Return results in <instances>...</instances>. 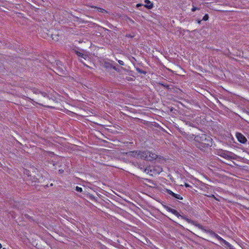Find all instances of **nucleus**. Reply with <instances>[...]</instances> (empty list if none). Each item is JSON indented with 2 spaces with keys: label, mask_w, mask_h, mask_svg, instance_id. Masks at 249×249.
I'll return each mask as SVG.
<instances>
[{
  "label": "nucleus",
  "mask_w": 249,
  "mask_h": 249,
  "mask_svg": "<svg viewBox=\"0 0 249 249\" xmlns=\"http://www.w3.org/2000/svg\"><path fill=\"white\" fill-rule=\"evenodd\" d=\"M2 248V245L0 243V249Z\"/></svg>",
  "instance_id": "412c9836"
},
{
  "label": "nucleus",
  "mask_w": 249,
  "mask_h": 249,
  "mask_svg": "<svg viewBox=\"0 0 249 249\" xmlns=\"http://www.w3.org/2000/svg\"><path fill=\"white\" fill-rule=\"evenodd\" d=\"M167 192H168V193L169 194H170V195H172V196H173V195H175V193H173V192L172 191H171V190H168V191H167Z\"/></svg>",
  "instance_id": "dca6fc26"
},
{
  "label": "nucleus",
  "mask_w": 249,
  "mask_h": 249,
  "mask_svg": "<svg viewBox=\"0 0 249 249\" xmlns=\"http://www.w3.org/2000/svg\"><path fill=\"white\" fill-rule=\"evenodd\" d=\"M118 63H119L120 65H124V63L123 61L122 60H118Z\"/></svg>",
  "instance_id": "f3484780"
},
{
  "label": "nucleus",
  "mask_w": 249,
  "mask_h": 249,
  "mask_svg": "<svg viewBox=\"0 0 249 249\" xmlns=\"http://www.w3.org/2000/svg\"><path fill=\"white\" fill-rule=\"evenodd\" d=\"M184 185H185V186L186 187H191V186H190L189 184H188V183H185L184 184Z\"/></svg>",
  "instance_id": "a211bd4d"
},
{
  "label": "nucleus",
  "mask_w": 249,
  "mask_h": 249,
  "mask_svg": "<svg viewBox=\"0 0 249 249\" xmlns=\"http://www.w3.org/2000/svg\"><path fill=\"white\" fill-rule=\"evenodd\" d=\"M173 196L176 198L179 199H182V197L180 196V195L178 194H175L174 195H173Z\"/></svg>",
  "instance_id": "f8f14e48"
},
{
  "label": "nucleus",
  "mask_w": 249,
  "mask_h": 249,
  "mask_svg": "<svg viewBox=\"0 0 249 249\" xmlns=\"http://www.w3.org/2000/svg\"><path fill=\"white\" fill-rule=\"evenodd\" d=\"M75 190L76 191L79 192H82V188L80 187H78V186L76 187Z\"/></svg>",
  "instance_id": "4468645a"
},
{
  "label": "nucleus",
  "mask_w": 249,
  "mask_h": 249,
  "mask_svg": "<svg viewBox=\"0 0 249 249\" xmlns=\"http://www.w3.org/2000/svg\"><path fill=\"white\" fill-rule=\"evenodd\" d=\"M169 211L178 217H179L180 216V214L178 213L174 209H170L169 210Z\"/></svg>",
  "instance_id": "9d476101"
},
{
  "label": "nucleus",
  "mask_w": 249,
  "mask_h": 249,
  "mask_svg": "<svg viewBox=\"0 0 249 249\" xmlns=\"http://www.w3.org/2000/svg\"><path fill=\"white\" fill-rule=\"evenodd\" d=\"M209 19V16L208 14H205V16L203 17L202 20L204 21H206L208 20Z\"/></svg>",
  "instance_id": "ddd939ff"
},
{
  "label": "nucleus",
  "mask_w": 249,
  "mask_h": 249,
  "mask_svg": "<svg viewBox=\"0 0 249 249\" xmlns=\"http://www.w3.org/2000/svg\"><path fill=\"white\" fill-rule=\"evenodd\" d=\"M148 170H148V169H145V170H144V171H145V172L147 173V171H148Z\"/></svg>",
  "instance_id": "aec40b11"
},
{
  "label": "nucleus",
  "mask_w": 249,
  "mask_h": 249,
  "mask_svg": "<svg viewBox=\"0 0 249 249\" xmlns=\"http://www.w3.org/2000/svg\"><path fill=\"white\" fill-rule=\"evenodd\" d=\"M236 136L238 141L240 142L244 143L247 142L246 138L242 134L237 133Z\"/></svg>",
  "instance_id": "39448f33"
},
{
  "label": "nucleus",
  "mask_w": 249,
  "mask_h": 249,
  "mask_svg": "<svg viewBox=\"0 0 249 249\" xmlns=\"http://www.w3.org/2000/svg\"><path fill=\"white\" fill-rule=\"evenodd\" d=\"M220 156L227 159L230 158V156L229 155L228 153L225 151H222Z\"/></svg>",
  "instance_id": "1a4fd4ad"
},
{
  "label": "nucleus",
  "mask_w": 249,
  "mask_h": 249,
  "mask_svg": "<svg viewBox=\"0 0 249 249\" xmlns=\"http://www.w3.org/2000/svg\"><path fill=\"white\" fill-rule=\"evenodd\" d=\"M199 9L196 7H195L194 6H193V8H192V11L193 12L196 11V10H199Z\"/></svg>",
  "instance_id": "2eb2a0df"
},
{
  "label": "nucleus",
  "mask_w": 249,
  "mask_h": 249,
  "mask_svg": "<svg viewBox=\"0 0 249 249\" xmlns=\"http://www.w3.org/2000/svg\"><path fill=\"white\" fill-rule=\"evenodd\" d=\"M212 236L216 238L217 240L222 241L224 243L226 246H227L229 247H231V245L229 243H228L227 241H226L225 240L223 239L222 237H221L220 236H219L217 234L213 232L211 233Z\"/></svg>",
  "instance_id": "20e7f679"
},
{
  "label": "nucleus",
  "mask_w": 249,
  "mask_h": 249,
  "mask_svg": "<svg viewBox=\"0 0 249 249\" xmlns=\"http://www.w3.org/2000/svg\"><path fill=\"white\" fill-rule=\"evenodd\" d=\"M142 155H143V156H142V159L145 160L152 161L157 158V154L148 151H142Z\"/></svg>",
  "instance_id": "f257e3e1"
},
{
  "label": "nucleus",
  "mask_w": 249,
  "mask_h": 249,
  "mask_svg": "<svg viewBox=\"0 0 249 249\" xmlns=\"http://www.w3.org/2000/svg\"><path fill=\"white\" fill-rule=\"evenodd\" d=\"M95 8L97 9V11H98V12H102V13L106 12V10L102 8H99V7H95Z\"/></svg>",
  "instance_id": "9b49d317"
},
{
  "label": "nucleus",
  "mask_w": 249,
  "mask_h": 249,
  "mask_svg": "<svg viewBox=\"0 0 249 249\" xmlns=\"http://www.w3.org/2000/svg\"><path fill=\"white\" fill-rule=\"evenodd\" d=\"M142 6V4H137V7H139V6Z\"/></svg>",
  "instance_id": "6ab92c4d"
},
{
  "label": "nucleus",
  "mask_w": 249,
  "mask_h": 249,
  "mask_svg": "<svg viewBox=\"0 0 249 249\" xmlns=\"http://www.w3.org/2000/svg\"><path fill=\"white\" fill-rule=\"evenodd\" d=\"M59 172H60L61 173L62 171H61V170H59Z\"/></svg>",
  "instance_id": "4be33fe9"
},
{
  "label": "nucleus",
  "mask_w": 249,
  "mask_h": 249,
  "mask_svg": "<svg viewBox=\"0 0 249 249\" xmlns=\"http://www.w3.org/2000/svg\"><path fill=\"white\" fill-rule=\"evenodd\" d=\"M126 154L128 158L138 159H142V156H143L142 151H130L126 153Z\"/></svg>",
  "instance_id": "f03ea898"
},
{
  "label": "nucleus",
  "mask_w": 249,
  "mask_h": 249,
  "mask_svg": "<svg viewBox=\"0 0 249 249\" xmlns=\"http://www.w3.org/2000/svg\"><path fill=\"white\" fill-rule=\"evenodd\" d=\"M195 140L196 141L201 142L202 144H206L207 146H210V140H207L205 135H202L201 137L196 136L195 137Z\"/></svg>",
  "instance_id": "7ed1b4c3"
},
{
  "label": "nucleus",
  "mask_w": 249,
  "mask_h": 249,
  "mask_svg": "<svg viewBox=\"0 0 249 249\" xmlns=\"http://www.w3.org/2000/svg\"><path fill=\"white\" fill-rule=\"evenodd\" d=\"M187 221L189 223H191L192 224L195 225L196 227H197L198 229H201V230L203 229V226L202 225H201L200 224H199L195 221H191V220L188 219H187Z\"/></svg>",
  "instance_id": "423d86ee"
},
{
  "label": "nucleus",
  "mask_w": 249,
  "mask_h": 249,
  "mask_svg": "<svg viewBox=\"0 0 249 249\" xmlns=\"http://www.w3.org/2000/svg\"><path fill=\"white\" fill-rule=\"evenodd\" d=\"M59 172H60L61 173L62 171H61V170H59Z\"/></svg>",
  "instance_id": "5701e85b"
},
{
  "label": "nucleus",
  "mask_w": 249,
  "mask_h": 249,
  "mask_svg": "<svg viewBox=\"0 0 249 249\" xmlns=\"http://www.w3.org/2000/svg\"><path fill=\"white\" fill-rule=\"evenodd\" d=\"M154 173L156 174H160L162 171V168L160 166H156L154 168Z\"/></svg>",
  "instance_id": "0eeeda50"
},
{
  "label": "nucleus",
  "mask_w": 249,
  "mask_h": 249,
  "mask_svg": "<svg viewBox=\"0 0 249 249\" xmlns=\"http://www.w3.org/2000/svg\"><path fill=\"white\" fill-rule=\"evenodd\" d=\"M145 3H146V4L145 5V6L146 7H147V8L151 9L153 7L152 3L149 0H145Z\"/></svg>",
  "instance_id": "6e6552de"
},
{
  "label": "nucleus",
  "mask_w": 249,
  "mask_h": 249,
  "mask_svg": "<svg viewBox=\"0 0 249 249\" xmlns=\"http://www.w3.org/2000/svg\"><path fill=\"white\" fill-rule=\"evenodd\" d=\"M2 249H6L4 248H3Z\"/></svg>",
  "instance_id": "b1692460"
}]
</instances>
